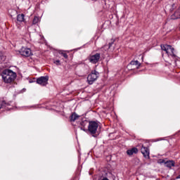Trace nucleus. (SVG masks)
<instances>
[{
	"instance_id": "nucleus-1",
	"label": "nucleus",
	"mask_w": 180,
	"mask_h": 180,
	"mask_svg": "<svg viewBox=\"0 0 180 180\" xmlns=\"http://www.w3.org/2000/svg\"><path fill=\"white\" fill-rule=\"evenodd\" d=\"M4 82L11 84L13 82L16 78V73L11 70H5L1 74Z\"/></svg>"
},
{
	"instance_id": "nucleus-2",
	"label": "nucleus",
	"mask_w": 180,
	"mask_h": 180,
	"mask_svg": "<svg viewBox=\"0 0 180 180\" xmlns=\"http://www.w3.org/2000/svg\"><path fill=\"white\" fill-rule=\"evenodd\" d=\"M98 77H99V72L93 70L87 77V81L89 85H92L98 79Z\"/></svg>"
},
{
	"instance_id": "nucleus-3",
	"label": "nucleus",
	"mask_w": 180,
	"mask_h": 180,
	"mask_svg": "<svg viewBox=\"0 0 180 180\" xmlns=\"http://www.w3.org/2000/svg\"><path fill=\"white\" fill-rule=\"evenodd\" d=\"M161 49L167 53V56L175 57V53H174L175 49L170 45H161Z\"/></svg>"
},
{
	"instance_id": "nucleus-4",
	"label": "nucleus",
	"mask_w": 180,
	"mask_h": 180,
	"mask_svg": "<svg viewBox=\"0 0 180 180\" xmlns=\"http://www.w3.org/2000/svg\"><path fill=\"white\" fill-rule=\"evenodd\" d=\"M98 130V123L96 122H90L88 127V131L91 134H95Z\"/></svg>"
},
{
	"instance_id": "nucleus-5",
	"label": "nucleus",
	"mask_w": 180,
	"mask_h": 180,
	"mask_svg": "<svg viewBox=\"0 0 180 180\" xmlns=\"http://www.w3.org/2000/svg\"><path fill=\"white\" fill-rule=\"evenodd\" d=\"M21 56L24 57H30L32 56V50L29 48L22 47L20 51H19Z\"/></svg>"
},
{
	"instance_id": "nucleus-6",
	"label": "nucleus",
	"mask_w": 180,
	"mask_h": 180,
	"mask_svg": "<svg viewBox=\"0 0 180 180\" xmlns=\"http://www.w3.org/2000/svg\"><path fill=\"white\" fill-rule=\"evenodd\" d=\"M49 82V77H39L37 79V83L39 84V85H42V86H44V85H47Z\"/></svg>"
},
{
	"instance_id": "nucleus-7",
	"label": "nucleus",
	"mask_w": 180,
	"mask_h": 180,
	"mask_svg": "<svg viewBox=\"0 0 180 180\" xmlns=\"http://www.w3.org/2000/svg\"><path fill=\"white\" fill-rule=\"evenodd\" d=\"M158 162L159 164H165V167H167V168H171L175 166V162L172 160L165 162V160L160 159L158 160Z\"/></svg>"
},
{
	"instance_id": "nucleus-8",
	"label": "nucleus",
	"mask_w": 180,
	"mask_h": 180,
	"mask_svg": "<svg viewBox=\"0 0 180 180\" xmlns=\"http://www.w3.org/2000/svg\"><path fill=\"white\" fill-rule=\"evenodd\" d=\"M101 58V54L96 53L95 55L92 56L89 58L90 63H92L93 64H96L98 61H99V59Z\"/></svg>"
},
{
	"instance_id": "nucleus-9",
	"label": "nucleus",
	"mask_w": 180,
	"mask_h": 180,
	"mask_svg": "<svg viewBox=\"0 0 180 180\" xmlns=\"http://www.w3.org/2000/svg\"><path fill=\"white\" fill-rule=\"evenodd\" d=\"M141 151L143 157H145L146 158H148V157L150 155V150H148V148H147L146 147H142L141 148Z\"/></svg>"
},
{
	"instance_id": "nucleus-10",
	"label": "nucleus",
	"mask_w": 180,
	"mask_h": 180,
	"mask_svg": "<svg viewBox=\"0 0 180 180\" xmlns=\"http://www.w3.org/2000/svg\"><path fill=\"white\" fill-rule=\"evenodd\" d=\"M127 153L128 155H133L134 154H137V153H139V150L136 148H133L131 150H128Z\"/></svg>"
},
{
	"instance_id": "nucleus-11",
	"label": "nucleus",
	"mask_w": 180,
	"mask_h": 180,
	"mask_svg": "<svg viewBox=\"0 0 180 180\" xmlns=\"http://www.w3.org/2000/svg\"><path fill=\"white\" fill-rule=\"evenodd\" d=\"M79 119V115H78L77 113L72 114L70 117V122H75V120H78Z\"/></svg>"
},
{
	"instance_id": "nucleus-12",
	"label": "nucleus",
	"mask_w": 180,
	"mask_h": 180,
	"mask_svg": "<svg viewBox=\"0 0 180 180\" xmlns=\"http://www.w3.org/2000/svg\"><path fill=\"white\" fill-rule=\"evenodd\" d=\"M172 18H173V19H179L180 18V6H179V9L172 16Z\"/></svg>"
},
{
	"instance_id": "nucleus-13",
	"label": "nucleus",
	"mask_w": 180,
	"mask_h": 180,
	"mask_svg": "<svg viewBox=\"0 0 180 180\" xmlns=\"http://www.w3.org/2000/svg\"><path fill=\"white\" fill-rule=\"evenodd\" d=\"M130 65L135 67V68H139L141 64L139 62V60H132Z\"/></svg>"
},
{
	"instance_id": "nucleus-14",
	"label": "nucleus",
	"mask_w": 180,
	"mask_h": 180,
	"mask_svg": "<svg viewBox=\"0 0 180 180\" xmlns=\"http://www.w3.org/2000/svg\"><path fill=\"white\" fill-rule=\"evenodd\" d=\"M17 20L18 22H24L25 21V15L19 14L17 17Z\"/></svg>"
},
{
	"instance_id": "nucleus-15",
	"label": "nucleus",
	"mask_w": 180,
	"mask_h": 180,
	"mask_svg": "<svg viewBox=\"0 0 180 180\" xmlns=\"http://www.w3.org/2000/svg\"><path fill=\"white\" fill-rule=\"evenodd\" d=\"M40 22V18L39 17L35 16L32 20V25H37L38 22Z\"/></svg>"
},
{
	"instance_id": "nucleus-16",
	"label": "nucleus",
	"mask_w": 180,
	"mask_h": 180,
	"mask_svg": "<svg viewBox=\"0 0 180 180\" xmlns=\"http://www.w3.org/2000/svg\"><path fill=\"white\" fill-rule=\"evenodd\" d=\"M6 105V102H5L4 101H0V109H2V108H5Z\"/></svg>"
},
{
	"instance_id": "nucleus-17",
	"label": "nucleus",
	"mask_w": 180,
	"mask_h": 180,
	"mask_svg": "<svg viewBox=\"0 0 180 180\" xmlns=\"http://www.w3.org/2000/svg\"><path fill=\"white\" fill-rule=\"evenodd\" d=\"M62 54V56L65 58H68V55H67L66 53H60Z\"/></svg>"
},
{
	"instance_id": "nucleus-18",
	"label": "nucleus",
	"mask_w": 180,
	"mask_h": 180,
	"mask_svg": "<svg viewBox=\"0 0 180 180\" xmlns=\"http://www.w3.org/2000/svg\"><path fill=\"white\" fill-rule=\"evenodd\" d=\"M54 64H56V65H60V60L54 61Z\"/></svg>"
},
{
	"instance_id": "nucleus-19",
	"label": "nucleus",
	"mask_w": 180,
	"mask_h": 180,
	"mask_svg": "<svg viewBox=\"0 0 180 180\" xmlns=\"http://www.w3.org/2000/svg\"><path fill=\"white\" fill-rule=\"evenodd\" d=\"M81 130H83L84 131H86V130H85V129H84V128H81Z\"/></svg>"
},
{
	"instance_id": "nucleus-20",
	"label": "nucleus",
	"mask_w": 180,
	"mask_h": 180,
	"mask_svg": "<svg viewBox=\"0 0 180 180\" xmlns=\"http://www.w3.org/2000/svg\"><path fill=\"white\" fill-rule=\"evenodd\" d=\"M177 179H180V175H179V176L177 177Z\"/></svg>"
},
{
	"instance_id": "nucleus-21",
	"label": "nucleus",
	"mask_w": 180,
	"mask_h": 180,
	"mask_svg": "<svg viewBox=\"0 0 180 180\" xmlns=\"http://www.w3.org/2000/svg\"><path fill=\"white\" fill-rule=\"evenodd\" d=\"M111 46H112V44H110L109 47H110Z\"/></svg>"
}]
</instances>
